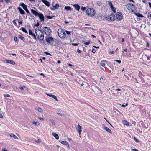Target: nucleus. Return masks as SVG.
I'll use <instances>...</instances> for the list:
<instances>
[{
	"label": "nucleus",
	"mask_w": 151,
	"mask_h": 151,
	"mask_svg": "<svg viewBox=\"0 0 151 151\" xmlns=\"http://www.w3.org/2000/svg\"><path fill=\"white\" fill-rule=\"evenodd\" d=\"M95 11L93 8L88 9L86 12V14L90 17H93L95 14Z\"/></svg>",
	"instance_id": "1"
},
{
	"label": "nucleus",
	"mask_w": 151,
	"mask_h": 151,
	"mask_svg": "<svg viewBox=\"0 0 151 151\" xmlns=\"http://www.w3.org/2000/svg\"><path fill=\"white\" fill-rule=\"evenodd\" d=\"M40 31L37 32L36 29L35 32L38 39L40 40H42L44 38V34L42 31L40 30Z\"/></svg>",
	"instance_id": "2"
},
{
	"label": "nucleus",
	"mask_w": 151,
	"mask_h": 151,
	"mask_svg": "<svg viewBox=\"0 0 151 151\" xmlns=\"http://www.w3.org/2000/svg\"><path fill=\"white\" fill-rule=\"evenodd\" d=\"M127 7L129 10L131 11L132 13H133L137 8L134 5L131 3H128L127 5Z\"/></svg>",
	"instance_id": "3"
},
{
	"label": "nucleus",
	"mask_w": 151,
	"mask_h": 151,
	"mask_svg": "<svg viewBox=\"0 0 151 151\" xmlns=\"http://www.w3.org/2000/svg\"><path fill=\"white\" fill-rule=\"evenodd\" d=\"M58 34L59 37L61 38H65L66 37V34L65 31L61 29L58 30Z\"/></svg>",
	"instance_id": "4"
},
{
	"label": "nucleus",
	"mask_w": 151,
	"mask_h": 151,
	"mask_svg": "<svg viewBox=\"0 0 151 151\" xmlns=\"http://www.w3.org/2000/svg\"><path fill=\"white\" fill-rule=\"evenodd\" d=\"M42 31L45 35H47V36L50 35L52 32L50 29L46 27L43 28Z\"/></svg>",
	"instance_id": "5"
},
{
	"label": "nucleus",
	"mask_w": 151,
	"mask_h": 151,
	"mask_svg": "<svg viewBox=\"0 0 151 151\" xmlns=\"http://www.w3.org/2000/svg\"><path fill=\"white\" fill-rule=\"evenodd\" d=\"M115 18V16L113 14H109L105 17V19L109 21H114Z\"/></svg>",
	"instance_id": "6"
},
{
	"label": "nucleus",
	"mask_w": 151,
	"mask_h": 151,
	"mask_svg": "<svg viewBox=\"0 0 151 151\" xmlns=\"http://www.w3.org/2000/svg\"><path fill=\"white\" fill-rule=\"evenodd\" d=\"M45 40L46 42L49 44H51L54 41V39L53 38L48 36L45 37Z\"/></svg>",
	"instance_id": "7"
},
{
	"label": "nucleus",
	"mask_w": 151,
	"mask_h": 151,
	"mask_svg": "<svg viewBox=\"0 0 151 151\" xmlns=\"http://www.w3.org/2000/svg\"><path fill=\"white\" fill-rule=\"evenodd\" d=\"M116 19L119 20L122 19L123 17L121 12H117L116 13Z\"/></svg>",
	"instance_id": "8"
},
{
	"label": "nucleus",
	"mask_w": 151,
	"mask_h": 151,
	"mask_svg": "<svg viewBox=\"0 0 151 151\" xmlns=\"http://www.w3.org/2000/svg\"><path fill=\"white\" fill-rule=\"evenodd\" d=\"M97 16L98 19L99 21L104 20V16L102 15V14H97Z\"/></svg>",
	"instance_id": "9"
},
{
	"label": "nucleus",
	"mask_w": 151,
	"mask_h": 151,
	"mask_svg": "<svg viewBox=\"0 0 151 151\" xmlns=\"http://www.w3.org/2000/svg\"><path fill=\"white\" fill-rule=\"evenodd\" d=\"M38 16L40 19L41 21L43 22L44 20V17L43 14L42 13H39Z\"/></svg>",
	"instance_id": "10"
},
{
	"label": "nucleus",
	"mask_w": 151,
	"mask_h": 151,
	"mask_svg": "<svg viewBox=\"0 0 151 151\" xmlns=\"http://www.w3.org/2000/svg\"><path fill=\"white\" fill-rule=\"evenodd\" d=\"M5 61L7 63H9L13 65H15L16 64L15 62L13 60L6 59L5 60Z\"/></svg>",
	"instance_id": "11"
},
{
	"label": "nucleus",
	"mask_w": 151,
	"mask_h": 151,
	"mask_svg": "<svg viewBox=\"0 0 151 151\" xmlns=\"http://www.w3.org/2000/svg\"><path fill=\"white\" fill-rule=\"evenodd\" d=\"M46 94L49 96L53 98L56 101H58V100L56 96L54 95L50 94L48 93H46Z\"/></svg>",
	"instance_id": "12"
},
{
	"label": "nucleus",
	"mask_w": 151,
	"mask_h": 151,
	"mask_svg": "<svg viewBox=\"0 0 151 151\" xmlns=\"http://www.w3.org/2000/svg\"><path fill=\"white\" fill-rule=\"evenodd\" d=\"M78 127L76 128V130L78 132L79 135H80L82 131V127L79 124H78Z\"/></svg>",
	"instance_id": "13"
},
{
	"label": "nucleus",
	"mask_w": 151,
	"mask_h": 151,
	"mask_svg": "<svg viewBox=\"0 0 151 151\" xmlns=\"http://www.w3.org/2000/svg\"><path fill=\"white\" fill-rule=\"evenodd\" d=\"M31 13L36 17H37L39 13L37 12L35 10L33 9L31 10Z\"/></svg>",
	"instance_id": "14"
},
{
	"label": "nucleus",
	"mask_w": 151,
	"mask_h": 151,
	"mask_svg": "<svg viewBox=\"0 0 151 151\" xmlns=\"http://www.w3.org/2000/svg\"><path fill=\"white\" fill-rule=\"evenodd\" d=\"M60 142L63 144L66 145L67 147H68V148L70 149V147L69 146V143L66 141H61Z\"/></svg>",
	"instance_id": "15"
},
{
	"label": "nucleus",
	"mask_w": 151,
	"mask_h": 151,
	"mask_svg": "<svg viewBox=\"0 0 151 151\" xmlns=\"http://www.w3.org/2000/svg\"><path fill=\"white\" fill-rule=\"evenodd\" d=\"M17 9H18L20 13L22 15H24L25 14V12L19 6L17 8Z\"/></svg>",
	"instance_id": "16"
},
{
	"label": "nucleus",
	"mask_w": 151,
	"mask_h": 151,
	"mask_svg": "<svg viewBox=\"0 0 151 151\" xmlns=\"http://www.w3.org/2000/svg\"><path fill=\"white\" fill-rule=\"evenodd\" d=\"M43 3L46 6L49 7L50 5V2L46 0H42Z\"/></svg>",
	"instance_id": "17"
},
{
	"label": "nucleus",
	"mask_w": 151,
	"mask_h": 151,
	"mask_svg": "<svg viewBox=\"0 0 151 151\" xmlns=\"http://www.w3.org/2000/svg\"><path fill=\"white\" fill-rule=\"evenodd\" d=\"M19 5L22 6L24 10L27 8V6L23 3H21Z\"/></svg>",
	"instance_id": "18"
},
{
	"label": "nucleus",
	"mask_w": 151,
	"mask_h": 151,
	"mask_svg": "<svg viewBox=\"0 0 151 151\" xmlns=\"http://www.w3.org/2000/svg\"><path fill=\"white\" fill-rule=\"evenodd\" d=\"M73 6L78 11H79L80 9V7L79 5L78 4H74L73 5Z\"/></svg>",
	"instance_id": "19"
},
{
	"label": "nucleus",
	"mask_w": 151,
	"mask_h": 151,
	"mask_svg": "<svg viewBox=\"0 0 151 151\" xmlns=\"http://www.w3.org/2000/svg\"><path fill=\"white\" fill-rule=\"evenodd\" d=\"M133 13L136 16L138 17H140L141 18H143L144 17L143 16L139 13H136L134 12Z\"/></svg>",
	"instance_id": "20"
},
{
	"label": "nucleus",
	"mask_w": 151,
	"mask_h": 151,
	"mask_svg": "<svg viewBox=\"0 0 151 151\" xmlns=\"http://www.w3.org/2000/svg\"><path fill=\"white\" fill-rule=\"evenodd\" d=\"M104 129L105 130L107 131L109 133H110L111 134H112V132H111V130L110 129L108 128V127H105Z\"/></svg>",
	"instance_id": "21"
},
{
	"label": "nucleus",
	"mask_w": 151,
	"mask_h": 151,
	"mask_svg": "<svg viewBox=\"0 0 151 151\" xmlns=\"http://www.w3.org/2000/svg\"><path fill=\"white\" fill-rule=\"evenodd\" d=\"M106 60L101 61V65L102 67H104L106 65Z\"/></svg>",
	"instance_id": "22"
},
{
	"label": "nucleus",
	"mask_w": 151,
	"mask_h": 151,
	"mask_svg": "<svg viewBox=\"0 0 151 151\" xmlns=\"http://www.w3.org/2000/svg\"><path fill=\"white\" fill-rule=\"evenodd\" d=\"M52 135L56 139H59L58 135L57 134L53 133H52Z\"/></svg>",
	"instance_id": "23"
},
{
	"label": "nucleus",
	"mask_w": 151,
	"mask_h": 151,
	"mask_svg": "<svg viewBox=\"0 0 151 151\" xmlns=\"http://www.w3.org/2000/svg\"><path fill=\"white\" fill-rule=\"evenodd\" d=\"M10 136L11 137H13L14 139H18V138L14 134L12 133H11L9 134Z\"/></svg>",
	"instance_id": "24"
},
{
	"label": "nucleus",
	"mask_w": 151,
	"mask_h": 151,
	"mask_svg": "<svg viewBox=\"0 0 151 151\" xmlns=\"http://www.w3.org/2000/svg\"><path fill=\"white\" fill-rule=\"evenodd\" d=\"M65 9L68 11H71L72 9L70 6H66L65 7Z\"/></svg>",
	"instance_id": "25"
},
{
	"label": "nucleus",
	"mask_w": 151,
	"mask_h": 151,
	"mask_svg": "<svg viewBox=\"0 0 151 151\" xmlns=\"http://www.w3.org/2000/svg\"><path fill=\"white\" fill-rule=\"evenodd\" d=\"M21 29L24 32H25V33L27 34L28 32L26 30L25 28L24 27H22L20 29Z\"/></svg>",
	"instance_id": "26"
},
{
	"label": "nucleus",
	"mask_w": 151,
	"mask_h": 151,
	"mask_svg": "<svg viewBox=\"0 0 151 151\" xmlns=\"http://www.w3.org/2000/svg\"><path fill=\"white\" fill-rule=\"evenodd\" d=\"M123 123L125 125L128 126L129 124V122L126 120H124L123 121Z\"/></svg>",
	"instance_id": "27"
},
{
	"label": "nucleus",
	"mask_w": 151,
	"mask_h": 151,
	"mask_svg": "<svg viewBox=\"0 0 151 151\" xmlns=\"http://www.w3.org/2000/svg\"><path fill=\"white\" fill-rule=\"evenodd\" d=\"M147 17L149 19H151V12H149L148 13Z\"/></svg>",
	"instance_id": "28"
},
{
	"label": "nucleus",
	"mask_w": 151,
	"mask_h": 151,
	"mask_svg": "<svg viewBox=\"0 0 151 151\" xmlns=\"http://www.w3.org/2000/svg\"><path fill=\"white\" fill-rule=\"evenodd\" d=\"M19 37L22 41H24L25 40V39L23 36L19 35Z\"/></svg>",
	"instance_id": "29"
},
{
	"label": "nucleus",
	"mask_w": 151,
	"mask_h": 151,
	"mask_svg": "<svg viewBox=\"0 0 151 151\" xmlns=\"http://www.w3.org/2000/svg\"><path fill=\"white\" fill-rule=\"evenodd\" d=\"M32 124H35V125H40V123L38 122H35L34 121L32 122Z\"/></svg>",
	"instance_id": "30"
},
{
	"label": "nucleus",
	"mask_w": 151,
	"mask_h": 151,
	"mask_svg": "<svg viewBox=\"0 0 151 151\" xmlns=\"http://www.w3.org/2000/svg\"><path fill=\"white\" fill-rule=\"evenodd\" d=\"M96 4L97 5H98V6H100L101 5V4H102V3L100 1H97L96 2Z\"/></svg>",
	"instance_id": "31"
},
{
	"label": "nucleus",
	"mask_w": 151,
	"mask_h": 151,
	"mask_svg": "<svg viewBox=\"0 0 151 151\" xmlns=\"http://www.w3.org/2000/svg\"><path fill=\"white\" fill-rule=\"evenodd\" d=\"M38 111L40 113H42L43 110L40 107H39L38 108Z\"/></svg>",
	"instance_id": "32"
},
{
	"label": "nucleus",
	"mask_w": 151,
	"mask_h": 151,
	"mask_svg": "<svg viewBox=\"0 0 151 151\" xmlns=\"http://www.w3.org/2000/svg\"><path fill=\"white\" fill-rule=\"evenodd\" d=\"M59 6L58 4H56L55 6H54V9H58Z\"/></svg>",
	"instance_id": "33"
},
{
	"label": "nucleus",
	"mask_w": 151,
	"mask_h": 151,
	"mask_svg": "<svg viewBox=\"0 0 151 151\" xmlns=\"http://www.w3.org/2000/svg\"><path fill=\"white\" fill-rule=\"evenodd\" d=\"M29 33L30 35H33L32 31L31 29L29 30Z\"/></svg>",
	"instance_id": "34"
},
{
	"label": "nucleus",
	"mask_w": 151,
	"mask_h": 151,
	"mask_svg": "<svg viewBox=\"0 0 151 151\" xmlns=\"http://www.w3.org/2000/svg\"><path fill=\"white\" fill-rule=\"evenodd\" d=\"M111 10L113 11L114 13H115L116 12V9L115 7L113 6L111 7Z\"/></svg>",
	"instance_id": "35"
},
{
	"label": "nucleus",
	"mask_w": 151,
	"mask_h": 151,
	"mask_svg": "<svg viewBox=\"0 0 151 151\" xmlns=\"http://www.w3.org/2000/svg\"><path fill=\"white\" fill-rule=\"evenodd\" d=\"M12 22L15 25H17V24L16 22V20H13L12 21Z\"/></svg>",
	"instance_id": "36"
},
{
	"label": "nucleus",
	"mask_w": 151,
	"mask_h": 151,
	"mask_svg": "<svg viewBox=\"0 0 151 151\" xmlns=\"http://www.w3.org/2000/svg\"><path fill=\"white\" fill-rule=\"evenodd\" d=\"M53 16H47L46 17V18L48 19H51L52 18Z\"/></svg>",
	"instance_id": "37"
},
{
	"label": "nucleus",
	"mask_w": 151,
	"mask_h": 151,
	"mask_svg": "<svg viewBox=\"0 0 151 151\" xmlns=\"http://www.w3.org/2000/svg\"><path fill=\"white\" fill-rule=\"evenodd\" d=\"M4 96L7 97H10V95L9 94H4Z\"/></svg>",
	"instance_id": "38"
},
{
	"label": "nucleus",
	"mask_w": 151,
	"mask_h": 151,
	"mask_svg": "<svg viewBox=\"0 0 151 151\" xmlns=\"http://www.w3.org/2000/svg\"><path fill=\"white\" fill-rule=\"evenodd\" d=\"M25 10L26 11V12L28 14H30V12H29V11L28 9L27 8V9H25Z\"/></svg>",
	"instance_id": "39"
},
{
	"label": "nucleus",
	"mask_w": 151,
	"mask_h": 151,
	"mask_svg": "<svg viewBox=\"0 0 151 151\" xmlns=\"http://www.w3.org/2000/svg\"><path fill=\"white\" fill-rule=\"evenodd\" d=\"M90 43V41H88V42H85L84 43V44H85L86 45H88Z\"/></svg>",
	"instance_id": "40"
},
{
	"label": "nucleus",
	"mask_w": 151,
	"mask_h": 151,
	"mask_svg": "<svg viewBox=\"0 0 151 151\" xmlns=\"http://www.w3.org/2000/svg\"><path fill=\"white\" fill-rule=\"evenodd\" d=\"M109 6L111 8L113 6L112 5V3H111V2L110 1L109 2Z\"/></svg>",
	"instance_id": "41"
},
{
	"label": "nucleus",
	"mask_w": 151,
	"mask_h": 151,
	"mask_svg": "<svg viewBox=\"0 0 151 151\" xmlns=\"http://www.w3.org/2000/svg\"><path fill=\"white\" fill-rule=\"evenodd\" d=\"M114 61L118 63L119 64H120L121 62V60H114Z\"/></svg>",
	"instance_id": "42"
},
{
	"label": "nucleus",
	"mask_w": 151,
	"mask_h": 151,
	"mask_svg": "<svg viewBox=\"0 0 151 151\" xmlns=\"http://www.w3.org/2000/svg\"><path fill=\"white\" fill-rule=\"evenodd\" d=\"M14 39L15 42H17V37L15 36L14 37Z\"/></svg>",
	"instance_id": "43"
},
{
	"label": "nucleus",
	"mask_w": 151,
	"mask_h": 151,
	"mask_svg": "<svg viewBox=\"0 0 151 151\" xmlns=\"http://www.w3.org/2000/svg\"><path fill=\"white\" fill-rule=\"evenodd\" d=\"M79 44V43H72V45L73 46H78Z\"/></svg>",
	"instance_id": "44"
},
{
	"label": "nucleus",
	"mask_w": 151,
	"mask_h": 151,
	"mask_svg": "<svg viewBox=\"0 0 151 151\" xmlns=\"http://www.w3.org/2000/svg\"><path fill=\"white\" fill-rule=\"evenodd\" d=\"M50 121L53 124L55 125V122L54 120H50Z\"/></svg>",
	"instance_id": "45"
},
{
	"label": "nucleus",
	"mask_w": 151,
	"mask_h": 151,
	"mask_svg": "<svg viewBox=\"0 0 151 151\" xmlns=\"http://www.w3.org/2000/svg\"><path fill=\"white\" fill-rule=\"evenodd\" d=\"M128 105V104H125V105H121V107H125L126 106H127Z\"/></svg>",
	"instance_id": "46"
},
{
	"label": "nucleus",
	"mask_w": 151,
	"mask_h": 151,
	"mask_svg": "<svg viewBox=\"0 0 151 151\" xmlns=\"http://www.w3.org/2000/svg\"><path fill=\"white\" fill-rule=\"evenodd\" d=\"M134 139L137 142H139V140L136 139L135 137H134Z\"/></svg>",
	"instance_id": "47"
},
{
	"label": "nucleus",
	"mask_w": 151,
	"mask_h": 151,
	"mask_svg": "<svg viewBox=\"0 0 151 151\" xmlns=\"http://www.w3.org/2000/svg\"><path fill=\"white\" fill-rule=\"evenodd\" d=\"M18 22L19 23V26L18 27V28L20 27V24H21L22 23V21H18Z\"/></svg>",
	"instance_id": "48"
},
{
	"label": "nucleus",
	"mask_w": 151,
	"mask_h": 151,
	"mask_svg": "<svg viewBox=\"0 0 151 151\" xmlns=\"http://www.w3.org/2000/svg\"><path fill=\"white\" fill-rule=\"evenodd\" d=\"M32 36H33V37L34 38V39L35 40H36L37 38H36V36H35V34H33V35Z\"/></svg>",
	"instance_id": "49"
},
{
	"label": "nucleus",
	"mask_w": 151,
	"mask_h": 151,
	"mask_svg": "<svg viewBox=\"0 0 151 151\" xmlns=\"http://www.w3.org/2000/svg\"><path fill=\"white\" fill-rule=\"evenodd\" d=\"M92 52L93 53H95L96 52L95 50L94 49H93L92 50Z\"/></svg>",
	"instance_id": "50"
},
{
	"label": "nucleus",
	"mask_w": 151,
	"mask_h": 151,
	"mask_svg": "<svg viewBox=\"0 0 151 151\" xmlns=\"http://www.w3.org/2000/svg\"><path fill=\"white\" fill-rule=\"evenodd\" d=\"M81 9L83 10V11H84V10H85L86 9V8L85 7H82L81 8Z\"/></svg>",
	"instance_id": "51"
},
{
	"label": "nucleus",
	"mask_w": 151,
	"mask_h": 151,
	"mask_svg": "<svg viewBox=\"0 0 151 151\" xmlns=\"http://www.w3.org/2000/svg\"><path fill=\"white\" fill-rule=\"evenodd\" d=\"M66 32L67 34L68 35H70L71 33L70 31H66Z\"/></svg>",
	"instance_id": "52"
},
{
	"label": "nucleus",
	"mask_w": 151,
	"mask_h": 151,
	"mask_svg": "<svg viewBox=\"0 0 151 151\" xmlns=\"http://www.w3.org/2000/svg\"><path fill=\"white\" fill-rule=\"evenodd\" d=\"M5 1H6L7 3H9V2H11V1L10 0H4Z\"/></svg>",
	"instance_id": "53"
},
{
	"label": "nucleus",
	"mask_w": 151,
	"mask_h": 151,
	"mask_svg": "<svg viewBox=\"0 0 151 151\" xmlns=\"http://www.w3.org/2000/svg\"><path fill=\"white\" fill-rule=\"evenodd\" d=\"M45 53L47 55H51V54L50 53L48 52H45Z\"/></svg>",
	"instance_id": "54"
},
{
	"label": "nucleus",
	"mask_w": 151,
	"mask_h": 151,
	"mask_svg": "<svg viewBox=\"0 0 151 151\" xmlns=\"http://www.w3.org/2000/svg\"><path fill=\"white\" fill-rule=\"evenodd\" d=\"M110 53L112 54H114L115 52L114 51H110Z\"/></svg>",
	"instance_id": "55"
},
{
	"label": "nucleus",
	"mask_w": 151,
	"mask_h": 151,
	"mask_svg": "<svg viewBox=\"0 0 151 151\" xmlns=\"http://www.w3.org/2000/svg\"><path fill=\"white\" fill-rule=\"evenodd\" d=\"M38 119L41 120H43L44 119L43 118L40 117H38Z\"/></svg>",
	"instance_id": "56"
},
{
	"label": "nucleus",
	"mask_w": 151,
	"mask_h": 151,
	"mask_svg": "<svg viewBox=\"0 0 151 151\" xmlns=\"http://www.w3.org/2000/svg\"><path fill=\"white\" fill-rule=\"evenodd\" d=\"M77 52L79 53H81V51L79 49H78L77 50Z\"/></svg>",
	"instance_id": "57"
},
{
	"label": "nucleus",
	"mask_w": 151,
	"mask_h": 151,
	"mask_svg": "<svg viewBox=\"0 0 151 151\" xmlns=\"http://www.w3.org/2000/svg\"><path fill=\"white\" fill-rule=\"evenodd\" d=\"M78 83L80 84V86H83L84 84L83 83Z\"/></svg>",
	"instance_id": "58"
},
{
	"label": "nucleus",
	"mask_w": 151,
	"mask_h": 151,
	"mask_svg": "<svg viewBox=\"0 0 151 151\" xmlns=\"http://www.w3.org/2000/svg\"><path fill=\"white\" fill-rule=\"evenodd\" d=\"M3 116L2 115L1 113H0V118H3Z\"/></svg>",
	"instance_id": "59"
},
{
	"label": "nucleus",
	"mask_w": 151,
	"mask_h": 151,
	"mask_svg": "<svg viewBox=\"0 0 151 151\" xmlns=\"http://www.w3.org/2000/svg\"><path fill=\"white\" fill-rule=\"evenodd\" d=\"M2 150L3 151H7V150L6 148H5L2 149Z\"/></svg>",
	"instance_id": "60"
},
{
	"label": "nucleus",
	"mask_w": 151,
	"mask_h": 151,
	"mask_svg": "<svg viewBox=\"0 0 151 151\" xmlns=\"http://www.w3.org/2000/svg\"><path fill=\"white\" fill-rule=\"evenodd\" d=\"M67 139H68V140L69 141H70L72 139L71 138H69V137H68Z\"/></svg>",
	"instance_id": "61"
},
{
	"label": "nucleus",
	"mask_w": 151,
	"mask_h": 151,
	"mask_svg": "<svg viewBox=\"0 0 151 151\" xmlns=\"http://www.w3.org/2000/svg\"><path fill=\"white\" fill-rule=\"evenodd\" d=\"M39 25V24L38 22L35 25V26H38Z\"/></svg>",
	"instance_id": "62"
},
{
	"label": "nucleus",
	"mask_w": 151,
	"mask_h": 151,
	"mask_svg": "<svg viewBox=\"0 0 151 151\" xmlns=\"http://www.w3.org/2000/svg\"><path fill=\"white\" fill-rule=\"evenodd\" d=\"M132 150L133 151H138L137 149H132Z\"/></svg>",
	"instance_id": "63"
},
{
	"label": "nucleus",
	"mask_w": 151,
	"mask_h": 151,
	"mask_svg": "<svg viewBox=\"0 0 151 151\" xmlns=\"http://www.w3.org/2000/svg\"><path fill=\"white\" fill-rule=\"evenodd\" d=\"M149 5L150 7L151 8V3L149 2Z\"/></svg>",
	"instance_id": "64"
}]
</instances>
